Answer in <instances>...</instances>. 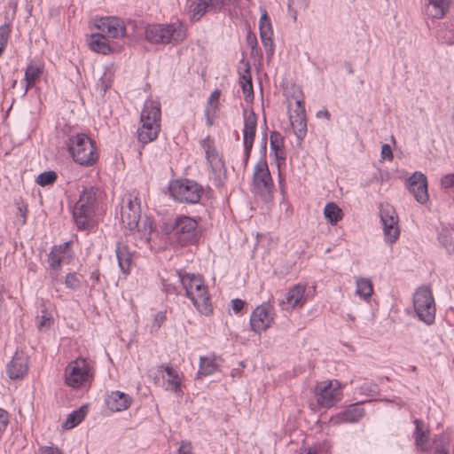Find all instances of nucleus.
I'll list each match as a JSON object with an SVG mask.
<instances>
[{
  "label": "nucleus",
  "mask_w": 454,
  "mask_h": 454,
  "mask_svg": "<svg viewBox=\"0 0 454 454\" xmlns=\"http://www.w3.org/2000/svg\"><path fill=\"white\" fill-rule=\"evenodd\" d=\"M69 247V243L66 242L59 246H54L49 255H48V262L50 267L53 270H59L61 267V262L65 257V254L67 253Z\"/></svg>",
  "instance_id": "obj_32"
},
{
  "label": "nucleus",
  "mask_w": 454,
  "mask_h": 454,
  "mask_svg": "<svg viewBox=\"0 0 454 454\" xmlns=\"http://www.w3.org/2000/svg\"><path fill=\"white\" fill-rule=\"evenodd\" d=\"M141 206L138 194L133 191L125 194L121 209V221L126 235H132L137 241L147 244L153 229L152 220H141Z\"/></svg>",
  "instance_id": "obj_1"
},
{
  "label": "nucleus",
  "mask_w": 454,
  "mask_h": 454,
  "mask_svg": "<svg viewBox=\"0 0 454 454\" xmlns=\"http://www.w3.org/2000/svg\"><path fill=\"white\" fill-rule=\"evenodd\" d=\"M93 375V364L83 357H77L65 369V383L74 389H78L90 383Z\"/></svg>",
  "instance_id": "obj_6"
},
{
  "label": "nucleus",
  "mask_w": 454,
  "mask_h": 454,
  "mask_svg": "<svg viewBox=\"0 0 454 454\" xmlns=\"http://www.w3.org/2000/svg\"><path fill=\"white\" fill-rule=\"evenodd\" d=\"M380 220L383 225L384 239L387 243L392 245L399 238L398 216L395 208L388 205L380 207Z\"/></svg>",
  "instance_id": "obj_15"
},
{
  "label": "nucleus",
  "mask_w": 454,
  "mask_h": 454,
  "mask_svg": "<svg viewBox=\"0 0 454 454\" xmlns=\"http://www.w3.org/2000/svg\"><path fill=\"white\" fill-rule=\"evenodd\" d=\"M224 0H196L189 6L190 18L192 21L199 20L208 7H220Z\"/></svg>",
  "instance_id": "obj_26"
},
{
  "label": "nucleus",
  "mask_w": 454,
  "mask_h": 454,
  "mask_svg": "<svg viewBox=\"0 0 454 454\" xmlns=\"http://www.w3.org/2000/svg\"><path fill=\"white\" fill-rule=\"evenodd\" d=\"M65 285L67 288L76 290L81 286V279L76 273H68L66 276Z\"/></svg>",
  "instance_id": "obj_47"
},
{
  "label": "nucleus",
  "mask_w": 454,
  "mask_h": 454,
  "mask_svg": "<svg viewBox=\"0 0 454 454\" xmlns=\"http://www.w3.org/2000/svg\"><path fill=\"white\" fill-rule=\"evenodd\" d=\"M184 375L174 367L160 365L153 375L154 383L167 391H171L177 395H183L182 382Z\"/></svg>",
  "instance_id": "obj_10"
},
{
  "label": "nucleus",
  "mask_w": 454,
  "mask_h": 454,
  "mask_svg": "<svg viewBox=\"0 0 454 454\" xmlns=\"http://www.w3.org/2000/svg\"><path fill=\"white\" fill-rule=\"evenodd\" d=\"M87 413V406H82L78 410L72 411L67 418L63 427L65 429H71L80 424L85 418Z\"/></svg>",
  "instance_id": "obj_38"
},
{
  "label": "nucleus",
  "mask_w": 454,
  "mask_h": 454,
  "mask_svg": "<svg viewBox=\"0 0 454 454\" xmlns=\"http://www.w3.org/2000/svg\"><path fill=\"white\" fill-rule=\"evenodd\" d=\"M245 301L240 299H233L231 301V308L235 313H239L244 307Z\"/></svg>",
  "instance_id": "obj_56"
},
{
  "label": "nucleus",
  "mask_w": 454,
  "mask_h": 454,
  "mask_svg": "<svg viewBox=\"0 0 454 454\" xmlns=\"http://www.w3.org/2000/svg\"><path fill=\"white\" fill-rule=\"evenodd\" d=\"M39 454H62L58 448L43 447L40 449Z\"/></svg>",
  "instance_id": "obj_57"
},
{
  "label": "nucleus",
  "mask_w": 454,
  "mask_h": 454,
  "mask_svg": "<svg viewBox=\"0 0 454 454\" xmlns=\"http://www.w3.org/2000/svg\"><path fill=\"white\" fill-rule=\"evenodd\" d=\"M373 293L372 281L367 278L358 277L356 278V294L361 299L368 301Z\"/></svg>",
  "instance_id": "obj_36"
},
{
  "label": "nucleus",
  "mask_w": 454,
  "mask_h": 454,
  "mask_svg": "<svg viewBox=\"0 0 454 454\" xmlns=\"http://www.w3.org/2000/svg\"><path fill=\"white\" fill-rule=\"evenodd\" d=\"M408 182L409 190L413 194L415 200L420 204L427 203L429 196L426 176L421 172H415L409 178Z\"/></svg>",
  "instance_id": "obj_21"
},
{
  "label": "nucleus",
  "mask_w": 454,
  "mask_h": 454,
  "mask_svg": "<svg viewBox=\"0 0 454 454\" xmlns=\"http://www.w3.org/2000/svg\"><path fill=\"white\" fill-rule=\"evenodd\" d=\"M222 365V359L215 355L200 356L198 375L208 376L217 372Z\"/></svg>",
  "instance_id": "obj_28"
},
{
  "label": "nucleus",
  "mask_w": 454,
  "mask_h": 454,
  "mask_svg": "<svg viewBox=\"0 0 454 454\" xmlns=\"http://www.w3.org/2000/svg\"><path fill=\"white\" fill-rule=\"evenodd\" d=\"M454 186V174H447V175H444L442 178H441V187L442 189H450V188H452Z\"/></svg>",
  "instance_id": "obj_51"
},
{
  "label": "nucleus",
  "mask_w": 454,
  "mask_h": 454,
  "mask_svg": "<svg viewBox=\"0 0 454 454\" xmlns=\"http://www.w3.org/2000/svg\"><path fill=\"white\" fill-rule=\"evenodd\" d=\"M166 320V313L164 311H159L154 315V318L153 321V325L151 327V332H157L163 322Z\"/></svg>",
  "instance_id": "obj_50"
},
{
  "label": "nucleus",
  "mask_w": 454,
  "mask_h": 454,
  "mask_svg": "<svg viewBox=\"0 0 454 454\" xmlns=\"http://www.w3.org/2000/svg\"><path fill=\"white\" fill-rule=\"evenodd\" d=\"M8 424L9 413L5 410L0 408V434L6 430Z\"/></svg>",
  "instance_id": "obj_52"
},
{
  "label": "nucleus",
  "mask_w": 454,
  "mask_h": 454,
  "mask_svg": "<svg viewBox=\"0 0 454 454\" xmlns=\"http://www.w3.org/2000/svg\"><path fill=\"white\" fill-rule=\"evenodd\" d=\"M114 80L112 67H106L97 83V89L105 93L111 86Z\"/></svg>",
  "instance_id": "obj_41"
},
{
  "label": "nucleus",
  "mask_w": 454,
  "mask_h": 454,
  "mask_svg": "<svg viewBox=\"0 0 454 454\" xmlns=\"http://www.w3.org/2000/svg\"><path fill=\"white\" fill-rule=\"evenodd\" d=\"M209 168L208 177L216 187H221L226 180V168L224 163L215 148L213 139L209 136L200 142Z\"/></svg>",
  "instance_id": "obj_7"
},
{
  "label": "nucleus",
  "mask_w": 454,
  "mask_h": 454,
  "mask_svg": "<svg viewBox=\"0 0 454 454\" xmlns=\"http://www.w3.org/2000/svg\"><path fill=\"white\" fill-rule=\"evenodd\" d=\"M86 42L89 48L95 52L101 54H108L111 52L108 40L100 31L88 35Z\"/></svg>",
  "instance_id": "obj_27"
},
{
  "label": "nucleus",
  "mask_w": 454,
  "mask_h": 454,
  "mask_svg": "<svg viewBox=\"0 0 454 454\" xmlns=\"http://www.w3.org/2000/svg\"><path fill=\"white\" fill-rule=\"evenodd\" d=\"M11 31L10 24L6 23L0 26V56L7 45Z\"/></svg>",
  "instance_id": "obj_45"
},
{
  "label": "nucleus",
  "mask_w": 454,
  "mask_h": 454,
  "mask_svg": "<svg viewBox=\"0 0 454 454\" xmlns=\"http://www.w3.org/2000/svg\"><path fill=\"white\" fill-rule=\"evenodd\" d=\"M253 186L262 196L265 198L271 197L274 184L265 157H262L254 166Z\"/></svg>",
  "instance_id": "obj_12"
},
{
  "label": "nucleus",
  "mask_w": 454,
  "mask_h": 454,
  "mask_svg": "<svg viewBox=\"0 0 454 454\" xmlns=\"http://www.w3.org/2000/svg\"><path fill=\"white\" fill-rule=\"evenodd\" d=\"M57 179V174L54 171L43 172L36 177V184L41 186L52 184Z\"/></svg>",
  "instance_id": "obj_44"
},
{
  "label": "nucleus",
  "mask_w": 454,
  "mask_h": 454,
  "mask_svg": "<svg viewBox=\"0 0 454 454\" xmlns=\"http://www.w3.org/2000/svg\"><path fill=\"white\" fill-rule=\"evenodd\" d=\"M93 211L75 204L73 209V216L79 229H86L90 226Z\"/></svg>",
  "instance_id": "obj_33"
},
{
  "label": "nucleus",
  "mask_w": 454,
  "mask_h": 454,
  "mask_svg": "<svg viewBox=\"0 0 454 454\" xmlns=\"http://www.w3.org/2000/svg\"><path fill=\"white\" fill-rule=\"evenodd\" d=\"M454 6V0H425L424 14L433 20H441Z\"/></svg>",
  "instance_id": "obj_22"
},
{
  "label": "nucleus",
  "mask_w": 454,
  "mask_h": 454,
  "mask_svg": "<svg viewBox=\"0 0 454 454\" xmlns=\"http://www.w3.org/2000/svg\"><path fill=\"white\" fill-rule=\"evenodd\" d=\"M52 317L49 312L46 310L42 311V315L38 317V328L42 330H46L51 327L52 325Z\"/></svg>",
  "instance_id": "obj_48"
},
{
  "label": "nucleus",
  "mask_w": 454,
  "mask_h": 454,
  "mask_svg": "<svg viewBox=\"0 0 454 454\" xmlns=\"http://www.w3.org/2000/svg\"><path fill=\"white\" fill-rule=\"evenodd\" d=\"M414 423L416 425L415 429V442L416 444L421 449H425L427 446L428 435L427 430L425 428L423 421L420 419H415Z\"/></svg>",
  "instance_id": "obj_40"
},
{
  "label": "nucleus",
  "mask_w": 454,
  "mask_h": 454,
  "mask_svg": "<svg viewBox=\"0 0 454 454\" xmlns=\"http://www.w3.org/2000/svg\"><path fill=\"white\" fill-rule=\"evenodd\" d=\"M243 145H244V160L245 165L247 164L251 151L254 145L256 129H257V117L254 111L245 110L243 113Z\"/></svg>",
  "instance_id": "obj_16"
},
{
  "label": "nucleus",
  "mask_w": 454,
  "mask_h": 454,
  "mask_svg": "<svg viewBox=\"0 0 454 454\" xmlns=\"http://www.w3.org/2000/svg\"><path fill=\"white\" fill-rule=\"evenodd\" d=\"M28 370V357L22 351L15 352L12 359L6 365V372L11 380L23 378Z\"/></svg>",
  "instance_id": "obj_23"
},
{
  "label": "nucleus",
  "mask_w": 454,
  "mask_h": 454,
  "mask_svg": "<svg viewBox=\"0 0 454 454\" xmlns=\"http://www.w3.org/2000/svg\"><path fill=\"white\" fill-rule=\"evenodd\" d=\"M364 415V410L360 403L349 405L343 411L339 412L331 419L333 424L354 423L358 421Z\"/></svg>",
  "instance_id": "obj_24"
},
{
  "label": "nucleus",
  "mask_w": 454,
  "mask_h": 454,
  "mask_svg": "<svg viewBox=\"0 0 454 454\" xmlns=\"http://www.w3.org/2000/svg\"><path fill=\"white\" fill-rule=\"evenodd\" d=\"M439 241L449 254L454 252V240L449 231L443 230L440 233Z\"/></svg>",
  "instance_id": "obj_42"
},
{
  "label": "nucleus",
  "mask_w": 454,
  "mask_h": 454,
  "mask_svg": "<svg viewBox=\"0 0 454 454\" xmlns=\"http://www.w3.org/2000/svg\"><path fill=\"white\" fill-rule=\"evenodd\" d=\"M453 363H454V360H453Z\"/></svg>",
  "instance_id": "obj_61"
},
{
  "label": "nucleus",
  "mask_w": 454,
  "mask_h": 454,
  "mask_svg": "<svg viewBox=\"0 0 454 454\" xmlns=\"http://www.w3.org/2000/svg\"><path fill=\"white\" fill-rule=\"evenodd\" d=\"M119 267L124 274H129L132 262V254L126 244L118 242L115 248Z\"/></svg>",
  "instance_id": "obj_31"
},
{
  "label": "nucleus",
  "mask_w": 454,
  "mask_h": 454,
  "mask_svg": "<svg viewBox=\"0 0 454 454\" xmlns=\"http://www.w3.org/2000/svg\"><path fill=\"white\" fill-rule=\"evenodd\" d=\"M263 148L266 150V138L263 139Z\"/></svg>",
  "instance_id": "obj_59"
},
{
  "label": "nucleus",
  "mask_w": 454,
  "mask_h": 454,
  "mask_svg": "<svg viewBox=\"0 0 454 454\" xmlns=\"http://www.w3.org/2000/svg\"><path fill=\"white\" fill-rule=\"evenodd\" d=\"M331 445L327 442L305 449L300 454H330Z\"/></svg>",
  "instance_id": "obj_43"
},
{
  "label": "nucleus",
  "mask_w": 454,
  "mask_h": 454,
  "mask_svg": "<svg viewBox=\"0 0 454 454\" xmlns=\"http://www.w3.org/2000/svg\"><path fill=\"white\" fill-rule=\"evenodd\" d=\"M270 150L274 155L278 171H280V165L283 164L286 160V152L284 148L283 137L277 131H273L270 134Z\"/></svg>",
  "instance_id": "obj_29"
},
{
  "label": "nucleus",
  "mask_w": 454,
  "mask_h": 454,
  "mask_svg": "<svg viewBox=\"0 0 454 454\" xmlns=\"http://www.w3.org/2000/svg\"><path fill=\"white\" fill-rule=\"evenodd\" d=\"M436 447L434 454H448L449 453V440L445 435H440L435 440Z\"/></svg>",
  "instance_id": "obj_46"
},
{
  "label": "nucleus",
  "mask_w": 454,
  "mask_h": 454,
  "mask_svg": "<svg viewBox=\"0 0 454 454\" xmlns=\"http://www.w3.org/2000/svg\"><path fill=\"white\" fill-rule=\"evenodd\" d=\"M316 115L317 118H325L327 120H329L331 116L330 113L325 109L318 111Z\"/></svg>",
  "instance_id": "obj_58"
},
{
  "label": "nucleus",
  "mask_w": 454,
  "mask_h": 454,
  "mask_svg": "<svg viewBox=\"0 0 454 454\" xmlns=\"http://www.w3.org/2000/svg\"><path fill=\"white\" fill-rule=\"evenodd\" d=\"M413 308L420 321L427 325L434 322L436 306L429 287L423 286L415 291L413 294Z\"/></svg>",
  "instance_id": "obj_8"
},
{
  "label": "nucleus",
  "mask_w": 454,
  "mask_h": 454,
  "mask_svg": "<svg viewBox=\"0 0 454 454\" xmlns=\"http://www.w3.org/2000/svg\"><path fill=\"white\" fill-rule=\"evenodd\" d=\"M198 222L195 218L180 215L175 220L173 234L181 246L194 243L197 240Z\"/></svg>",
  "instance_id": "obj_13"
},
{
  "label": "nucleus",
  "mask_w": 454,
  "mask_h": 454,
  "mask_svg": "<svg viewBox=\"0 0 454 454\" xmlns=\"http://www.w3.org/2000/svg\"><path fill=\"white\" fill-rule=\"evenodd\" d=\"M132 403V398L121 391H112L106 399L107 408L114 411L119 412L127 410Z\"/></svg>",
  "instance_id": "obj_25"
},
{
  "label": "nucleus",
  "mask_w": 454,
  "mask_h": 454,
  "mask_svg": "<svg viewBox=\"0 0 454 454\" xmlns=\"http://www.w3.org/2000/svg\"><path fill=\"white\" fill-rule=\"evenodd\" d=\"M97 193L98 189L94 187H86L82 190L79 200L76 202L81 207L89 208L94 212V208L97 203Z\"/></svg>",
  "instance_id": "obj_35"
},
{
  "label": "nucleus",
  "mask_w": 454,
  "mask_h": 454,
  "mask_svg": "<svg viewBox=\"0 0 454 454\" xmlns=\"http://www.w3.org/2000/svg\"><path fill=\"white\" fill-rule=\"evenodd\" d=\"M359 392H360V394H363V395H365L368 396H372L378 392V386L372 382L366 381V382H364L359 387Z\"/></svg>",
  "instance_id": "obj_49"
},
{
  "label": "nucleus",
  "mask_w": 454,
  "mask_h": 454,
  "mask_svg": "<svg viewBox=\"0 0 454 454\" xmlns=\"http://www.w3.org/2000/svg\"><path fill=\"white\" fill-rule=\"evenodd\" d=\"M178 454H193L190 442H183L177 450Z\"/></svg>",
  "instance_id": "obj_54"
},
{
  "label": "nucleus",
  "mask_w": 454,
  "mask_h": 454,
  "mask_svg": "<svg viewBox=\"0 0 454 454\" xmlns=\"http://www.w3.org/2000/svg\"><path fill=\"white\" fill-rule=\"evenodd\" d=\"M67 149L73 160L82 166H93L98 160L95 142L84 133H77L68 137Z\"/></svg>",
  "instance_id": "obj_4"
},
{
  "label": "nucleus",
  "mask_w": 454,
  "mask_h": 454,
  "mask_svg": "<svg viewBox=\"0 0 454 454\" xmlns=\"http://www.w3.org/2000/svg\"><path fill=\"white\" fill-rule=\"evenodd\" d=\"M203 192L204 189L200 184L189 179L176 180L169 184L171 196L183 203H198Z\"/></svg>",
  "instance_id": "obj_9"
},
{
  "label": "nucleus",
  "mask_w": 454,
  "mask_h": 454,
  "mask_svg": "<svg viewBox=\"0 0 454 454\" xmlns=\"http://www.w3.org/2000/svg\"><path fill=\"white\" fill-rule=\"evenodd\" d=\"M325 219L332 225L336 224L342 219V210L333 202L327 203L324 208Z\"/></svg>",
  "instance_id": "obj_39"
},
{
  "label": "nucleus",
  "mask_w": 454,
  "mask_h": 454,
  "mask_svg": "<svg viewBox=\"0 0 454 454\" xmlns=\"http://www.w3.org/2000/svg\"><path fill=\"white\" fill-rule=\"evenodd\" d=\"M145 35L153 43H179L185 39L186 29L179 20L167 25L153 24L146 27Z\"/></svg>",
  "instance_id": "obj_5"
},
{
  "label": "nucleus",
  "mask_w": 454,
  "mask_h": 454,
  "mask_svg": "<svg viewBox=\"0 0 454 454\" xmlns=\"http://www.w3.org/2000/svg\"><path fill=\"white\" fill-rule=\"evenodd\" d=\"M305 291L304 284H297L290 287L278 301L281 309L290 311L303 307L306 302Z\"/></svg>",
  "instance_id": "obj_18"
},
{
  "label": "nucleus",
  "mask_w": 454,
  "mask_h": 454,
  "mask_svg": "<svg viewBox=\"0 0 454 454\" xmlns=\"http://www.w3.org/2000/svg\"><path fill=\"white\" fill-rule=\"evenodd\" d=\"M275 310L272 305L264 302L257 306L250 315V328L255 333H262L275 323Z\"/></svg>",
  "instance_id": "obj_14"
},
{
  "label": "nucleus",
  "mask_w": 454,
  "mask_h": 454,
  "mask_svg": "<svg viewBox=\"0 0 454 454\" xmlns=\"http://www.w3.org/2000/svg\"><path fill=\"white\" fill-rule=\"evenodd\" d=\"M450 34H451V35H448L447 32L441 30L439 32V38L446 43L453 44L454 43V35L450 31Z\"/></svg>",
  "instance_id": "obj_55"
},
{
  "label": "nucleus",
  "mask_w": 454,
  "mask_h": 454,
  "mask_svg": "<svg viewBox=\"0 0 454 454\" xmlns=\"http://www.w3.org/2000/svg\"><path fill=\"white\" fill-rule=\"evenodd\" d=\"M240 86L242 88L245 99L249 102L254 98V90L252 84V78L249 72V68H246L242 74H240Z\"/></svg>",
  "instance_id": "obj_37"
},
{
  "label": "nucleus",
  "mask_w": 454,
  "mask_h": 454,
  "mask_svg": "<svg viewBox=\"0 0 454 454\" xmlns=\"http://www.w3.org/2000/svg\"><path fill=\"white\" fill-rule=\"evenodd\" d=\"M291 126L299 141H302L307 135L306 111L302 99H296L295 108L289 114Z\"/></svg>",
  "instance_id": "obj_19"
},
{
  "label": "nucleus",
  "mask_w": 454,
  "mask_h": 454,
  "mask_svg": "<svg viewBox=\"0 0 454 454\" xmlns=\"http://www.w3.org/2000/svg\"><path fill=\"white\" fill-rule=\"evenodd\" d=\"M177 274L186 297L192 301L196 309L204 315L211 314L213 307L203 278L193 273H182L181 271H178Z\"/></svg>",
  "instance_id": "obj_2"
},
{
  "label": "nucleus",
  "mask_w": 454,
  "mask_h": 454,
  "mask_svg": "<svg viewBox=\"0 0 454 454\" xmlns=\"http://www.w3.org/2000/svg\"><path fill=\"white\" fill-rule=\"evenodd\" d=\"M220 96L221 91L219 90H215L207 98V107L205 110L206 124L207 126H212L217 116Z\"/></svg>",
  "instance_id": "obj_30"
},
{
  "label": "nucleus",
  "mask_w": 454,
  "mask_h": 454,
  "mask_svg": "<svg viewBox=\"0 0 454 454\" xmlns=\"http://www.w3.org/2000/svg\"><path fill=\"white\" fill-rule=\"evenodd\" d=\"M261 12L262 15L259 20L260 37L265 48L267 57L270 59L274 54L273 29L267 11L261 8Z\"/></svg>",
  "instance_id": "obj_20"
},
{
  "label": "nucleus",
  "mask_w": 454,
  "mask_h": 454,
  "mask_svg": "<svg viewBox=\"0 0 454 454\" xmlns=\"http://www.w3.org/2000/svg\"><path fill=\"white\" fill-rule=\"evenodd\" d=\"M342 396L340 384L336 380L317 382L315 387V397L317 404L324 408H331L340 401Z\"/></svg>",
  "instance_id": "obj_11"
},
{
  "label": "nucleus",
  "mask_w": 454,
  "mask_h": 454,
  "mask_svg": "<svg viewBox=\"0 0 454 454\" xmlns=\"http://www.w3.org/2000/svg\"><path fill=\"white\" fill-rule=\"evenodd\" d=\"M93 26L104 35L112 38H122L126 35L124 22L116 17H101L93 20Z\"/></svg>",
  "instance_id": "obj_17"
},
{
  "label": "nucleus",
  "mask_w": 454,
  "mask_h": 454,
  "mask_svg": "<svg viewBox=\"0 0 454 454\" xmlns=\"http://www.w3.org/2000/svg\"><path fill=\"white\" fill-rule=\"evenodd\" d=\"M380 156L383 160H393L394 156H393L392 149L389 145L385 144L381 146Z\"/></svg>",
  "instance_id": "obj_53"
},
{
  "label": "nucleus",
  "mask_w": 454,
  "mask_h": 454,
  "mask_svg": "<svg viewBox=\"0 0 454 454\" xmlns=\"http://www.w3.org/2000/svg\"><path fill=\"white\" fill-rule=\"evenodd\" d=\"M294 20H296V12H294Z\"/></svg>",
  "instance_id": "obj_60"
},
{
  "label": "nucleus",
  "mask_w": 454,
  "mask_h": 454,
  "mask_svg": "<svg viewBox=\"0 0 454 454\" xmlns=\"http://www.w3.org/2000/svg\"><path fill=\"white\" fill-rule=\"evenodd\" d=\"M160 103L152 98L145 100L137 129L139 142L148 144L158 137L160 130Z\"/></svg>",
  "instance_id": "obj_3"
},
{
  "label": "nucleus",
  "mask_w": 454,
  "mask_h": 454,
  "mask_svg": "<svg viewBox=\"0 0 454 454\" xmlns=\"http://www.w3.org/2000/svg\"><path fill=\"white\" fill-rule=\"evenodd\" d=\"M43 67L40 63L31 62L25 72L26 91L32 88L43 73Z\"/></svg>",
  "instance_id": "obj_34"
}]
</instances>
